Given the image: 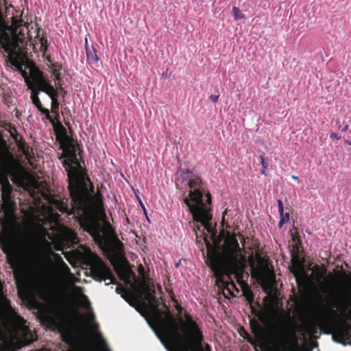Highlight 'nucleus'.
<instances>
[{
    "mask_svg": "<svg viewBox=\"0 0 351 351\" xmlns=\"http://www.w3.org/2000/svg\"><path fill=\"white\" fill-rule=\"evenodd\" d=\"M348 310V306L339 295L323 297L316 293L308 308L310 323L307 330L315 334L320 330L325 334H331L332 339L343 345H351V324L345 322L335 328L337 322Z\"/></svg>",
    "mask_w": 351,
    "mask_h": 351,
    "instance_id": "f257e3e1",
    "label": "nucleus"
},
{
    "mask_svg": "<svg viewBox=\"0 0 351 351\" xmlns=\"http://www.w3.org/2000/svg\"><path fill=\"white\" fill-rule=\"evenodd\" d=\"M119 276L121 280L138 292V295L131 292L127 293V295H123L122 297L125 301L131 306H134L133 302L135 301L141 303L143 307H149L152 319L156 327L155 332L161 342L167 348L169 343L176 346H180L182 338L178 332L176 319L165 303L162 305L166 311H163L159 308L161 303L156 297L155 289L150 287L145 282L141 283L139 288L132 284L130 278L131 276L134 278L136 276L131 269H127L121 271Z\"/></svg>",
    "mask_w": 351,
    "mask_h": 351,
    "instance_id": "f03ea898",
    "label": "nucleus"
},
{
    "mask_svg": "<svg viewBox=\"0 0 351 351\" xmlns=\"http://www.w3.org/2000/svg\"><path fill=\"white\" fill-rule=\"evenodd\" d=\"M63 150L64 160L62 165L67 172L68 189L71 198L70 209H77L79 213L84 211L91 201V196L88 189L87 181L90 182L88 177L80 169L77 152L79 145L77 143L69 139H64L61 143Z\"/></svg>",
    "mask_w": 351,
    "mask_h": 351,
    "instance_id": "7ed1b4c3",
    "label": "nucleus"
},
{
    "mask_svg": "<svg viewBox=\"0 0 351 351\" xmlns=\"http://www.w3.org/2000/svg\"><path fill=\"white\" fill-rule=\"evenodd\" d=\"M54 203L61 213L76 215L79 218L81 228L90 234L95 243L101 248L108 249L115 256L123 254V243L117 237L111 225L106 222L103 226L96 217L88 213L90 203L82 213H79L77 209H70L69 205L63 201L56 200Z\"/></svg>",
    "mask_w": 351,
    "mask_h": 351,
    "instance_id": "20e7f679",
    "label": "nucleus"
},
{
    "mask_svg": "<svg viewBox=\"0 0 351 351\" xmlns=\"http://www.w3.org/2000/svg\"><path fill=\"white\" fill-rule=\"evenodd\" d=\"M241 248L236 234L228 237L224 242L221 254H208L207 265L215 277L221 280L223 275L228 271L237 274L240 270Z\"/></svg>",
    "mask_w": 351,
    "mask_h": 351,
    "instance_id": "39448f33",
    "label": "nucleus"
},
{
    "mask_svg": "<svg viewBox=\"0 0 351 351\" xmlns=\"http://www.w3.org/2000/svg\"><path fill=\"white\" fill-rule=\"evenodd\" d=\"M12 19L10 26H0V45L8 53L10 64L16 67L21 66L22 62L14 55L17 49L27 44L29 30L22 19L14 16Z\"/></svg>",
    "mask_w": 351,
    "mask_h": 351,
    "instance_id": "423d86ee",
    "label": "nucleus"
},
{
    "mask_svg": "<svg viewBox=\"0 0 351 351\" xmlns=\"http://www.w3.org/2000/svg\"><path fill=\"white\" fill-rule=\"evenodd\" d=\"M193 197L192 199L195 202V205L190 206V200L189 199L185 200V204L188 206L190 213L192 214L193 221L202 223L204 230H206V231L211 234V239H214L216 237L217 230L210 223L212 219V215L210 213L211 194L208 192L206 193L207 204H202L201 203V196L197 192H193Z\"/></svg>",
    "mask_w": 351,
    "mask_h": 351,
    "instance_id": "0eeeda50",
    "label": "nucleus"
},
{
    "mask_svg": "<svg viewBox=\"0 0 351 351\" xmlns=\"http://www.w3.org/2000/svg\"><path fill=\"white\" fill-rule=\"evenodd\" d=\"M272 330L274 343L278 348H285L289 343V337H295L292 322L282 314L275 315Z\"/></svg>",
    "mask_w": 351,
    "mask_h": 351,
    "instance_id": "6e6552de",
    "label": "nucleus"
},
{
    "mask_svg": "<svg viewBox=\"0 0 351 351\" xmlns=\"http://www.w3.org/2000/svg\"><path fill=\"white\" fill-rule=\"evenodd\" d=\"M184 179L189 180V186L191 189V191H189V197H185L184 199V202L185 203L186 199L190 200L189 205L190 206H195V202L193 201L192 199L193 197V192H197L199 195H200V202L202 204H207V201L206 200L205 202L203 200V195L204 193V190L203 188V182L202 179L199 176L195 175L192 171L187 169L186 171L184 173Z\"/></svg>",
    "mask_w": 351,
    "mask_h": 351,
    "instance_id": "1a4fd4ad",
    "label": "nucleus"
},
{
    "mask_svg": "<svg viewBox=\"0 0 351 351\" xmlns=\"http://www.w3.org/2000/svg\"><path fill=\"white\" fill-rule=\"evenodd\" d=\"M0 245L3 252L6 254L8 263L12 267L19 263V255L16 252L10 233L8 230H3L0 234Z\"/></svg>",
    "mask_w": 351,
    "mask_h": 351,
    "instance_id": "9d476101",
    "label": "nucleus"
},
{
    "mask_svg": "<svg viewBox=\"0 0 351 351\" xmlns=\"http://www.w3.org/2000/svg\"><path fill=\"white\" fill-rule=\"evenodd\" d=\"M90 271L93 277L96 280L101 282L110 280V282L106 283L107 285L116 283V279L110 269L101 258H99L98 261L91 266Z\"/></svg>",
    "mask_w": 351,
    "mask_h": 351,
    "instance_id": "9b49d317",
    "label": "nucleus"
},
{
    "mask_svg": "<svg viewBox=\"0 0 351 351\" xmlns=\"http://www.w3.org/2000/svg\"><path fill=\"white\" fill-rule=\"evenodd\" d=\"M0 188L1 191V198L3 204H10L12 203V186L10 184L8 175L0 171Z\"/></svg>",
    "mask_w": 351,
    "mask_h": 351,
    "instance_id": "f8f14e48",
    "label": "nucleus"
},
{
    "mask_svg": "<svg viewBox=\"0 0 351 351\" xmlns=\"http://www.w3.org/2000/svg\"><path fill=\"white\" fill-rule=\"evenodd\" d=\"M32 84L34 86V90H37L38 93L44 92L50 97L58 93L57 90L43 77L35 78Z\"/></svg>",
    "mask_w": 351,
    "mask_h": 351,
    "instance_id": "ddd939ff",
    "label": "nucleus"
},
{
    "mask_svg": "<svg viewBox=\"0 0 351 351\" xmlns=\"http://www.w3.org/2000/svg\"><path fill=\"white\" fill-rule=\"evenodd\" d=\"M242 272H243V268L240 265V270L237 274H232L230 271L226 272L223 275V278H221V280H218L217 278L215 277L217 285L219 287L221 286V287H224V289L223 290V293L224 295H225L224 291L226 290L228 292V293H230L231 295H234V294L232 293V292L231 291L232 289H235L237 290V291L239 292V289L237 288L234 282L226 281L224 280V276L226 275L229 276L230 274H234L237 277L238 280H239V279L242 278Z\"/></svg>",
    "mask_w": 351,
    "mask_h": 351,
    "instance_id": "4468645a",
    "label": "nucleus"
},
{
    "mask_svg": "<svg viewBox=\"0 0 351 351\" xmlns=\"http://www.w3.org/2000/svg\"><path fill=\"white\" fill-rule=\"evenodd\" d=\"M63 314L64 309L62 306H59L57 308H56L53 311V314L49 313H45L43 315V319L51 327L58 328L60 326V317H62Z\"/></svg>",
    "mask_w": 351,
    "mask_h": 351,
    "instance_id": "2eb2a0df",
    "label": "nucleus"
},
{
    "mask_svg": "<svg viewBox=\"0 0 351 351\" xmlns=\"http://www.w3.org/2000/svg\"><path fill=\"white\" fill-rule=\"evenodd\" d=\"M28 88L31 90V99L33 104L38 108V110L43 114L45 115L46 119H51L50 112L47 108L43 106L41 101L38 97V93L37 90H34L32 84H28Z\"/></svg>",
    "mask_w": 351,
    "mask_h": 351,
    "instance_id": "dca6fc26",
    "label": "nucleus"
},
{
    "mask_svg": "<svg viewBox=\"0 0 351 351\" xmlns=\"http://www.w3.org/2000/svg\"><path fill=\"white\" fill-rule=\"evenodd\" d=\"M85 49L86 53V58L88 63L92 67L99 66V57L97 54L96 49L93 46H89L88 44L87 39H85Z\"/></svg>",
    "mask_w": 351,
    "mask_h": 351,
    "instance_id": "f3484780",
    "label": "nucleus"
},
{
    "mask_svg": "<svg viewBox=\"0 0 351 351\" xmlns=\"http://www.w3.org/2000/svg\"><path fill=\"white\" fill-rule=\"evenodd\" d=\"M47 119L49 120L50 123L52 124L53 130L56 133L58 139H69V136L67 134L66 130L62 124V123L60 121V120L55 121L51 116V119L49 118Z\"/></svg>",
    "mask_w": 351,
    "mask_h": 351,
    "instance_id": "a211bd4d",
    "label": "nucleus"
},
{
    "mask_svg": "<svg viewBox=\"0 0 351 351\" xmlns=\"http://www.w3.org/2000/svg\"><path fill=\"white\" fill-rule=\"evenodd\" d=\"M327 269L324 265L322 267L316 265L313 267V272L316 275V280L317 282H320L326 275Z\"/></svg>",
    "mask_w": 351,
    "mask_h": 351,
    "instance_id": "6ab92c4d",
    "label": "nucleus"
},
{
    "mask_svg": "<svg viewBox=\"0 0 351 351\" xmlns=\"http://www.w3.org/2000/svg\"><path fill=\"white\" fill-rule=\"evenodd\" d=\"M242 291L245 300L249 304H251L254 299V295L252 291L250 289L247 285H245V287L242 288Z\"/></svg>",
    "mask_w": 351,
    "mask_h": 351,
    "instance_id": "aec40b11",
    "label": "nucleus"
},
{
    "mask_svg": "<svg viewBox=\"0 0 351 351\" xmlns=\"http://www.w3.org/2000/svg\"><path fill=\"white\" fill-rule=\"evenodd\" d=\"M40 31H41L40 28H38V30H37L38 32H37L36 37L39 38V41H40V50L44 53H45L47 50V40L46 37L44 36L43 35L41 37H40Z\"/></svg>",
    "mask_w": 351,
    "mask_h": 351,
    "instance_id": "412c9836",
    "label": "nucleus"
},
{
    "mask_svg": "<svg viewBox=\"0 0 351 351\" xmlns=\"http://www.w3.org/2000/svg\"><path fill=\"white\" fill-rule=\"evenodd\" d=\"M51 99V110L52 113H56L59 109V102L58 101V93H56L53 96L49 97Z\"/></svg>",
    "mask_w": 351,
    "mask_h": 351,
    "instance_id": "4be33fe9",
    "label": "nucleus"
},
{
    "mask_svg": "<svg viewBox=\"0 0 351 351\" xmlns=\"http://www.w3.org/2000/svg\"><path fill=\"white\" fill-rule=\"evenodd\" d=\"M232 12L234 20L237 21L245 19L244 14L242 13L239 8L234 6L232 8Z\"/></svg>",
    "mask_w": 351,
    "mask_h": 351,
    "instance_id": "5701e85b",
    "label": "nucleus"
},
{
    "mask_svg": "<svg viewBox=\"0 0 351 351\" xmlns=\"http://www.w3.org/2000/svg\"><path fill=\"white\" fill-rule=\"evenodd\" d=\"M280 220L279 221L278 226L280 228H281L283 224L286 222H288L289 221V214L288 213H284V211L282 214H280Z\"/></svg>",
    "mask_w": 351,
    "mask_h": 351,
    "instance_id": "b1692460",
    "label": "nucleus"
},
{
    "mask_svg": "<svg viewBox=\"0 0 351 351\" xmlns=\"http://www.w3.org/2000/svg\"><path fill=\"white\" fill-rule=\"evenodd\" d=\"M337 124L338 125V129L342 132H346L349 127L348 124H346L344 126L341 125L338 120L337 121Z\"/></svg>",
    "mask_w": 351,
    "mask_h": 351,
    "instance_id": "393cba45",
    "label": "nucleus"
},
{
    "mask_svg": "<svg viewBox=\"0 0 351 351\" xmlns=\"http://www.w3.org/2000/svg\"><path fill=\"white\" fill-rule=\"evenodd\" d=\"M23 75V77L25 79V82L27 83V84H32V83L29 82V78L27 77V73L25 70H22V71H20Z\"/></svg>",
    "mask_w": 351,
    "mask_h": 351,
    "instance_id": "a878e982",
    "label": "nucleus"
},
{
    "mask_svg": "<svg viewBox=\"0 0 351 351\" xmlns=\"http://www.w3.org/2000/svg\"><path fill=\"white\" fill-rule=\"evenodd\" d=\"M278 206L279 213L282 214V212L284 211V206H283L282 201L281 199L278 200Z\"/></svg>",
    "mask_w": 351,
    "mask_h": 351,
    "instance_id": "bb28decb",
    "label": "nucleus"
},
{
    "mask_svg": "<svg viewBox=\"0 0 351 351\" xmlns=\"http://www.w3.org/2000/svg\"><path fill=\"white\" fill-rule=\"evenodd\" d=\"M61 260V266L62 269L66 272H70V269L68 265L63 261V260L60 258Z\"/></svg>",
    "mask_w": 351,
    "mask_h": 351,
    "instance_id": "cd10ccee",
    "label": "nucleus"
},
{
    "mask_svg": "<svg viewBox=\"0 0 351 351\" xmlns=\"http://www.w3.org/2000/svg\"><path fill=\"white\" fill-rule=\"evenodd\" d=\"M202 226H202V224H201V225H199V224L194 225L193 230H194V231L195 232V234H196V237H197V238H198L197 231L201 232V228H202Z\"/></svg>",
    "mask_w": 351,
    "mask_h": 351,
    "instance_id": "c85d7f7f",
    "label": "nucleus"
},
{
    "mask_svg": "<svg viewBox=\"0 0 351 351\" xmlns=\"http://www.w3.org/2000/svg\"><path fill=\"white\" fill-rule=\"evenodd\" d=\"M203 234L204 235V241L206 243V247H207L208 249H209L210 247H211V244H210V243L209 242V241L207 239V235L205 234L204 232H203Z\"/></svg>",
    "mask_w": 351,
    "mask_h": 351,
    "instance_id": "c756f323",
    "label": "nucleus"
},
{
    "mask_svg": "<svg viewBox=\"0 0 351 351\" xmlns=\"http://www.w3.org/2000/svg\"><path fill=\"white\" fill-rule=\"evenodd\" d=\"M299 267L300 266L298 264H295V265L293 266V268L291 269V272L294 274L295 276L298 275V269L299 268Z\"/></svg>",
    "mask_w": 351,
    "mask_h": 351,
    "instance_id": "7c9ffc66",
    "label": "nucleus"
},
{
    "mask_svg": "<svg viewBox=\"0 0 351 351\" xmlns=\"http://www.w3.org/2000/svg\"><path fill=\"white\" fill-rule=\"evenodd\" d=\"M219 95H211L210 96V99L211 100L212 102L217 103L219 99Z\"/></svg>",
    "mask_w": 351,
    "mask_h": 351,
    "instance_id": "2f4dec72",
    "label": "nucleus"
},
{
    "mask_svg": "<svg viewBox=\"0 0 351 351\" xmlns=\"http://www.w3.org/2000/svg\"><path fill=\"white\" fill-rule=\"evenodd\" d=\"M260 159H261V164L263 167V169H267V165L265 163V158L263 156H260Z\"/></svg>",
    "mask_w": 351,
    "mask_h": 351,
    "instance_id": "473e14b6",
    "label": "nucleus"
},
{
    "mask_svg": "<svg viewBox=\"0 0 351 351\" xmlns=\"http://www.w3.org/2000/svg\"><path fill=\"white\" fill-rule=\"evenodd\" d=\"M330 138L332 139H337V140L340 139V136L335 132H332L330 134Z\"/></svg>",
    "mask_w": 351,
    "mask_h": 351,
    "instance_id": "72a5a7b5",
    "label": "nucleus"
},
{
    "mask_svg": "<svg viewBox=\"0 0 351 351\" xmlns=\"http://www.w3.org/2000/svg\"><path fill=\"white\" fill-rule=\"evenodd\" d=\"M17 174H18V173L15 170H12L10 172V175L13 176V181L14 182H16V179L17 178Z\"/></svg>",
    "mask_w": 351,
    "mask_h": 351,
    "instance_id": "f704fd0d",
    "label": "nucleus"
},
{
    "mask_svg": "<svg viewBox=\"0 0 351 351\" xmlns=\"http://www.w3.org/2000/svg\"><path fill=\"white\" fill-rule=\"evenodd\" d=\"M119 290H123V291L126 292V290L123 287H117L116 291L118 293H119Z\"/></svg>",
    "mask_w": 351,
    "mask_h": 351,
    "instance_id": "c9c22d12",
    "label": "nucleus"
},
{
    "mask_svg": "<svg viewBox=\"0 0 351 351\" xmlns=\"http://www.w3.org/2000/svg\"><path fill=\"white\" fill-rule=\"evenodd\" d=\"M54 115H55V118L53 119L55 121H57V120H59V118H60V115H59V113H58V111L56 112V113H53Z\"/></svg>",
    "mask_w": 351,
    "mask_h": 351,
    "instance_id": "e433bc0d",
    "label": "nucleus"
},
{
    "mask_svg": "<svg viewBox=\"0 0 351 351\" xmlns=\"http://www.w3.org/2000/svg\"><path fill=\"white\" fill-rule=\"evenodd\" d=\"M54 115H55V118L53 119L55 121H57V120H59V118H60V115H59V113H58V111L56 112V113H53Z\"/></svg>",
    "mask_w": 351,
    "mask_h": 351,
    "instance_id": "4c0bfd02",
    "label": "nucleus"
},
{
    "mask_svg": "<svg viewBox=\"0 0 351 351\" xmlns=\"http://www.w3.org/2000/svg\"><path fill=\"white\" fill-rule=\"evenodd\" d=\"M227 213V210H226L223 213V218H222V225L223 226L224 224V222H225V215Z\"/></svg>",
    "mask_w": 351,
    "mask_h": 351,
    "instance_id": "58836bf2",
    "label": "nucleus"
},
{
    "mask_svg": "<svg viewBox=\"0 0 351 351\" xmlns=\"http://www.w3.org/2000/svg\"><path fill=\"white\" fill-rule=\"evenodd\" d=\"M23 63H21V66H16V69L18 71H22V70H23Z\"/></svg>",
    "mask_w": 351,
    "mask_h": 351,
    "instance_id": "ea45409f",
    "label": "nucleus"
},
{
    "mask_svg": "<svg viewBox=\"0 0 351 351\" xmlns=\"http://www.w3.org/2000/svg\"><path fill=\"white\" fill-rule=\"evenodd\" d=\"M291 178L295 180L299 181V178L298 176H292Z\"/></svg>",
    "mask_w": 351,
    "mask_h": 351,
    "instance_id": "a19ab883",
    "label": "nucleus"
},
{
    "mask_svg": "<svg viewBox=\"0 0 351 351\" xmlns=\"http://www.w3.org/2000/svg\"><path fill=\"white\" fill-rule=\"evenodd\" d=\"M177 309H178V312H179L180 313L182 312V308L180 305H178V306H177Z\"/></svg>",
    "mask_w": 351,
    "mask_h": 351,
    "instance_id": "79ce46f5",
    "label": "nucleus"
},
{
    "mask_svg": "<svg viewBox=\"0 0 351 351\" xmlns=\"http://www.w3.org/2000/svg\"><path fill=\"white\" fill-rule=\"evenodd\" d=\"M143 271H144L143 267L142 266H141V267H140V268H139V272H140L141 274H143Z\"/></svg>",
    "mask_w": 351,
    "mask_h": 351,
    "instance_id": "37998d69",
    "label": "nucleus"
},
{
    "mask_svg": "<svg viewBox=\"0 0 351 351\" xmlns=\"http://www.w3.org/2000/svg\"><path fill=\"white\" fill-rule=\"evenodd\" d=\"M345 143H346V144H348V145H351V140H350V141L346 140V141H345Z\"/></svg>",
    "mask_w": 351,
    "mask_h": 351,
    "instance_id": "c03bdc74",
    "label": "nucleus"
},
{
    "mask_svg": "<svg viewBox=\"0 0 351 351\" xmlns=\"http://www.w3.org/2000/svg\"><path fill=\"white\" fill-rule=\"evenodd\" d=\"M265 169H263H263H262V171H261V173H262V174L265 175Z\"/></svg>",
    "mask_w": 351,
    "mask_h": 351,
    "instance_id": "a18cd8bd",
    "label": "nucleus"
},
{
    "mask_svg": "<svg viewBox=\"0 0 351 351\" xmlns=\"http://www.w3.org/2000/svg\"><path fill=\"white\" fill-rule=\"evenodd\" d=\"M101 341H102V343H103L104 346L105 347H106L105 340H104V339H101Z\"/></svg>",
    "mask_w": 351,
    "mask_h": 351,
    "instance_id": "49530a36",
    "label": "nucleus"
},
{
    "mask_svg": "<svg viewBox=\"0 0 351 351\" xmlns=\"http://www.w3.org/2000/svg\"><path fill=\"white\" fill-rule=\"evenodd\" d=\"M239 236L240 237H241V238L244 240V239H243V236H242L241 234H239Z\"/></svg>",
    "mask_w": 351,
    "mask_h": 351,
    "instance_id": "de8ad7c7",
    "label": "nucleus"
},
{
    "mask_svg": "<svg viewBox=\"0 0 351 351\" xmlns=\"http://www.w3.org/2000/svg\"><path fill=\"white\" fill-rule=\"evenodd\" d=\"M106 351H110L108 348H106Z\"/></svg>",
    "mask_w": 351,
    "mask_h": 351,
    "instance_id": "09e8293b",
    "label": "nucleus"
}]
</instances>
